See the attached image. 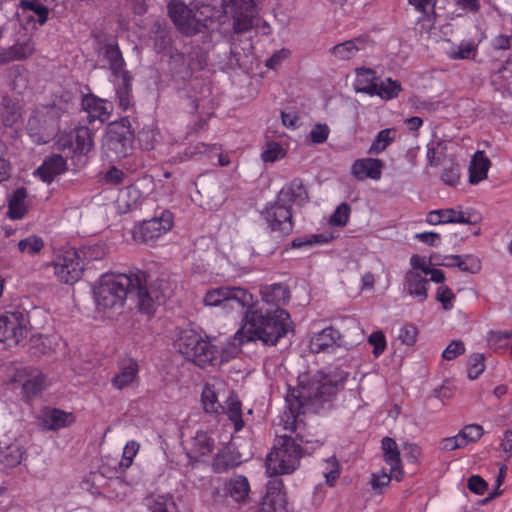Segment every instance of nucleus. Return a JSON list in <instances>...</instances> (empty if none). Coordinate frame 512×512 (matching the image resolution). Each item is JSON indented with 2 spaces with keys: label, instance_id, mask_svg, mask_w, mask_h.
Here are the masks:
<instances>
[{
  "label": "nucleus",
  "instance_id": "1",
  "mask_svg": "<svg viewBox=\"0 0 512 512\" xmlns=\"http://www.w3.org/2000/svg\"><path fill=\"white\" fill-rule=\"evenodd\" d=\"M163 284V281L152 283L151 276L142 270H136L130 274L103 275L94 288V297L98 309L106 312L121 309L127 296L135 294L138 298L139 310L152 315L165 297L160 291Z\"/></svg>",
  "mask_w": 512,
  "mask_h": 512
},
{
  "label": "nucleus",
  "instance_id": "2",
  "mask_svg": "<svg viewBox=\"0 0 512 512\" xmlns=\"http://www.w3.org/2000/svg\"><path fill=\"white\" fill-rule=\"evenodd\" d=\"M348 378V373L337 369L322 380H313L308 385H301L290 391L286 397V410L280 423L285 430L295 432L303 442H312L306 435V423L302 415L306 408L314 402H324L337 393Z\"/></svg>",
  "mask_w": 512,
  "mask_h": 512
},
{
  "label": "nucleus",
  "instance_id": "3",
  "mask_svg": "<svg viewBox=\"0 0 512 512\" xmlns=\"http://www.w3.org/2000/svg\"><path fill=\"white\" fill-rule=\"evenodd\" d=\"M255 300L251 306H245L244 325L234 335L232 345L240 347L245 342L261 341L265 345H276L291 329L289 313L281 308L274 311H263L255 307Z\"/></svg>",
  "mask_w": 512,
  "mask_h": 512
},
{
  "label": "nucleus",
  "instance_id": "4",
  "mask_svg": "<svg viewBox=\"0 0 512 512\" xmlns=\"http://www.w3.org/2000/svg\"><path fill=\"white\" fill-rule=\"evenodd\" d=\"M297 440L301 442L297 435L295 437L291 435L277 437L273 449L266 457L265 466L269 476L291 474L298 468L303 451L300 444L296 442ZM302 443L304 442L302 441Z\"/></svg>",
  "mask_w": 512,
  "mask_h": 512
},
{
  "label": "nucleus",
  "instance_id": "5",
  "mask_svg": "<svg viewBox=\"0 0 512 512\" xmlns=\"http://www.w3.org/2000/svg\"><path fill=\"white\" fill-rule=\"evenodd\" d=\"M175 348L200 367L211 364L216 357L215 347L193 330L183 331L175 342Z\"/></svg>",
  "mask_w": 512,
  "mask_h": 512
},
{
  "label": "nucleus",
  "instance_id": "6",
  "mask_svg": "<svg viewBox=\"0 0 512 512\" xmlns=\"http://www.w3.org/2000/svg\"><path fill=\"white\" fill-rule=\"evenodd\" d=\"M203 301L206 306L233 308L237 304L244 308L253 304V295L241 287L222 286L209 290Z\"/></svg>",
  "mask_w": 512,
  "mask_h": 512
},
{
  "label": "nucleus",
  "instance_id": "7",
  "mask_svg": "<svg viewBox=\"0 0 512 512\" xmlns=\"http://www.w3.org/2000/svg\"><path fill=\"white\" fill-rule=\"evenodd\" d=\"M221 7L226 15L232 17L235 33H245L252 29L257 15L254 0H221Z\"/></svg>",
  "mask_w": 512,
  "mask_h": 512
},
{
  "label": "nucleus",
  "instance_id": "8",
  "mask_svg": "<svg viewBox=\"0 0 512 512\" xmlns=\"http://www.w3.org/2000/svg\"><path fill=\"white\" fill-rule=\"evenodd\" d=\"M54 275L64 284L72 285L83 275L85 263L76 250H67L57 255L53 261Z\"/></svg>",
  "mask_w": 512,
  "mask_h": 512
},
{
  "label": "nucleus",
  "instance_id": "9",
  "mask_svg": "<svg viewBox=\"0 0 512 512\" xmlns=\"http://www.w3.org/2000/svg\"><path fill=\"white\" fill-rule=\"evenodd\" d=\"M173 224V214L164 210L159 216L136 225L133 229V239L137 242L149 243L170 231Z\"/></svg>",
  "mask_w": 512,
  "mask_h": 512
},
{
  "label": "nucleus",
  "instance_id": "10",
  "mask_svg": "<svg viewBox=\"0 0 512 512\" xmlns=\"http://www.w3.org/2000/svg\"><path fill=\"white\" fill-rule=\"evenodd\" d=\"M28 335L27 320L21 312H9L0 317V342L8 347L18 345Z\"/></svg>",
  "mask_w": 512,
  "mask_h": 512
},
{
  "label": "nucleus",
  "instance_id": "11",
  "mask_svg": "<svg viewBox=\"0 0 512 512\" xmlns=\"http://www.w3.org/2000/svg\"><path fill=\"white\" fill-rule=\"evenodd\" d=\"M132 143L133 132L124 124L114 123L110 125L103 145L106 151L110 153L109 156L124 158L129 154Z\"/></svg>",
  "mask_w": 512,
  "mask_h": 512
},
{
  "label": "nucleus",
  "instance_id": "12",
  "mask_svg": "<svg viewBox=\"0 0 512 512\" xmlns=\"http://www.w3.org/2000/svg\"><path fill=\"white\" fill-rule=\"evenodd\" d=\"M96 54L103 68H108L114 77L127 73L125 60L114 38H105L98 42Z\"/></svg>",
  "mask_w": 512,
  "mask_h": 512
},
{
  "label": "nucleus",
  "instance_id": "13",
  "mask_svg": "<svg viewBox=\"0 0 512 512\" xmlns=\"http://www.w3.org/2000/svg\"><path fill=\"white\" fill-rule=\"evenodd\" d=\"M264 217L269 227L274 232H279L281 235H288L293 230L291 206L278 199L273 205L266 209Z\"/></svg>",
  "mask_w": 512,
  "mask_h": 512
},
{
  "label": "nucleus",
  "instance_id": "14",
  "mask_svg": "<svg viewBox=\"0 0 512 512\" xmlns=\"http://www.w3.org/2000/svg\"><path fill=\"white\" fill-rule=\"evenodd\" d=\"M281 479H272L267 484V490L260 503V512H286V493Z\"/></svg>",
  "mask_w": 512,
  "mask_h": 512
},
{
  "label": "nucleus",
  "instance_id": "15",
  "mask_svg": "<svg viewBox=\"0 0 512 512\" xmlns=\"http://www.w3.org/2000/svg\"><path fill=\"white\" fill-rule=\"evenodd\" d=\"M57 145L61 149L69 148L74 153L86 154L93 148L92 133L87 127L75 128L71 133L60 136Z\"/></svg>",
  "mask_w": 512,
  "mask_h": 512
},
{
  "label": "nucleus",
  "instance_id": "16",
  "mask_svg": "<svg viewBox=\"0 0 512 512\" xmlns=\"http://www.w3.org/2000/svg\"><path fill=\"white\" fill-rule=\"evenodd\" d=\"M36 50V43L31 36L19 38L13 45L0 51V65L29 59L36 53Z\"/></svg>",
  "mask_w": 512,
  "mask_h": 512
},
{
  "label": "nucleus",
  "instance_id": "17",
  "mask_svg": "<svg viewBox=\"0 0 512 512\" xmlns=\"http://www.w3.org/2000/svg\"><path fill=\"white\" fill-rule=\"evenodd\" d=\"M168 12L172 21L182 33L193 35V6L189 7L180 0H172L168 4Z\"/></svg>",
  "mask_w": 512,
  "mask_h": 512
},
{
  "label": "nucleus",
  "instance_id": "18",
  "mask_svg": "<svg viewBox=\"0 0 512 512\" xmlns=\"http://www.w3.org/2000/svg\"><path fill=\"white\" fill-rule=\"evenodd\" d=\"M228 389L222 380H214L207 383L202 391V404L207 413H218L222 408L220 403L224 399Z\"/></svg>",
  "mask_w": 512,
  "mask_h": 512
},
{
  "label": "nucleus",
  "instance_id": "19",
  "mask_svg": "<svg viewBox=\"0 0 512 512\" xmlns=\"http://www.w3.org/2000/svg\"><path fill=\"white\" fill-rule=\"evenodd\" d=\"M83 109L88 113L89 122L99 120L104 123L110 119L113 104L94 95L85 96L82 100Z\"/></svg>",
  "mask_w": 512,
  "mask_h": 512
},
{
  "label": "nucleus",
  "instance_id": "20",
  "mask_svg": "<svg viewBox=\"0 0 512 512\" xmlns=\"http://www.w3.org/2000/svg\"><path fill=\"white\" fill-rule=\"evenodd\" d=\"M383 162L376 158H362L356 160L351 166V174L359 181L367 178L378 180L381 178Z\"/></svg>",
  "mask_w": 512,
  "mask_h": 512
},
{
  "label": "nucleus",
  "instance_id": "21",
  "mask_svg": "<svg viewBox=\"0 0 512 512\" xmlns=\"http://www.w3.org/2000/svg\"><path fill=\"white\" fill-rule=\"evenodd\" d=\"M14 381L21 383L23 393L31 397L43 389L45 377L38 370L24 368L17 371Z\"/></svg>",
  "mask_w": 512,
  "mask_h": 512
},
{
  "label": "nucleus",
  "instance_id": "22",
  "mask_svg": "<svg viewBox=\"0 0 512 512\" xmlns=\"http://www.w3.org/2000/svg\"><path fill=\"white\" fill-rule=\"evenodd\" d=\"M381 448L385 462L390 466L392 476L396 481H401L404 476L402 461L397 443L390 437L382 439Z\"/></svg>",
  "mask_w": 512,
  "mask_h": 512
},
{
  "label": "nucleus",
  "instance_id": "23",
  "mask_svg": "<svg viewBox=\"0 0 512 512\" xmlns=\"http://www.w3.org/2000/svg\"><path fill=\"white\" fill-rule=\"evenodd\" d=\"M260 295L263 302L278 308L286 305L290 299L289 288L282 283L261 285Z\"/></svg>",
  "mask_w": 512,
  "mask_h": 512
},
{
  "label": "nucleus",
  "instance_id": "24",
  "mask_svg": "<svg viewBox=\"0 0 512 512\" xmlns=\"http://www.w3.org/2000/svg\"><path fill=\"white\" fill-rule=\"evenodd\" d=\"M139 367L138 364L132 360L122 363L118 372L111 379L113 387L117 390L132 387L138 380Z\"/></svg>",
  "mask_w": 512,
  "mask_h": 512
},
{
  "label": "nucleus",
  "instance_id": "25",
  "mask_svg": "<svg viewBox=\"0 0 512 512\" xmlns=\"http://www.w3.org/2000/svg\"><path fill=\"white\" fill-rule=\"evenodd\" d=\"M193 8V34L200 32L202 28L208 27L209 23L220 14L216 7L204 2H196Z\"/></svg>",
  "mask_w": 512,
  "mask_h": 512
},
{
  "label": "nucleus",
  "instance_id": "26",
  "mask_svg": "<svg viewBox=\"0 0 512 512\" xmlns=\"http://www.w3.org/2000/svg\"><path fill=\"white\" fill-rule=\"evenodd\" d=\"M25 455L24 448L17 442H0V465L5 468L18 466Z\"/></svg>",
  "mask_w": 512,
  "mask_h": 512
},
{
  "label": "nucleus",
  "instance_id": "27",
  "mask_svg": "<svg viewBox=\"0 0 512 512\" xmlns=\"http://www.w3.org/2000/svg\"><path fill=\"white\" fill-rule=\"evenodd\" d=\"M199 190L202 199L200 205L205 209L215 210L218 209L224 202L225 196L222 187L218 182L212 181L206 185L201 186Z\"/></svg>",
  "mask_w": 512,
  "mask_h": 512
},
{
  "label": "nucleus",
  "instance_id": "28",
  "mask_svg": "<svg viewBox=\"0 0 512 512\" xmlns=\"http://www.w3.org/2000/svg\"><path fill=\"white\" fill-rule=\"evenodd\" d=\"M341 335L338 330L333 327H327L321 332L312 336L310 340V350L313 353L323 352L335 345H338Z\"/></svg>",
  "mask_w": 512,
  "mask_h": 512
},
{
  "label": "nucleus",
  "instance_id": "29",
  "mask_svg": "<svg viewBox=\"0 0 512 512\" xmlns=\"http://www.w3.org/2000/svg\"><path fill=\"white\" fill-rule=\"evenodd\" d=\"M214 449V441L204 431H198L192 438L191 448L187 452L190 461H198L199 458L207 456L212 453Z\"/></svg>",
  "mask_w": 512,
  "mask_h": 512
},
{
  "label": "nucleus",
  "instance_id": "30",
  "mask_svg": "<svg viewBox=\"0 0 512 512\" xmlns=\"http://www.w3.org/2000/svg\"><path fill=\"white\" fill-rule=\"evenodd\" d=\"M66 160L62 155L53 154L47 157L37 169V174L43 181L50 183L53 179L66 170Z\"/></svg>",
  "mask_w": 512,
  "mask_h": 512
},
{
  "label": "nucleus",
  "instance_id": "31",
  "mask_svg": "<svg viewBox=\"0 0 512 512\" xmlns=\"http://www.w3.org/2000/svg\"><path fill=\"white\" fill-rule=\"evenodd\" d=\"M277 199L287 205H290L291 203L303 205L308 199V193L302 181L295 179L280 190Z\"/></svg>",
  "mask_w": 512,
  "mask_h": 512
},
{
  "label": "nucleus",
  "instance_id": "32",
  "mask_svg": "<svg viewBox=\"0 0 512 512\" xmlns=\"http://www.w3.org/2000/svg\"><path fill=\"white\" fill-rule=\"evenodd\" d=\"M74 421L71 413L60 409H48L42 416V426L47 430H59L70 426Z\"/></svg>",
  "mask_w": 512,
  "mask_h": 512
},
{
  "label": "nucleus",
  "instance_id": "33",
  "mask_svg": "<svg viewBox=\"0 0 512 512\" xmlns=\"http://www.w3.org/2000/svg\"><path fill=\"white\" fill-rule=\"evenodd\" d=\"M366 45L367 40L359 37L333 46L330 52L339 60H349L353 58L357 52L364 50Z\"/></svg>",
  "mask_w": 512,
  "mask_h": 512
},
{
  "label": "nucleus",
  "instance_id": "34",
  "mask_svg": "<svg viewBox=\"0 0 512 512\" xmlns=\"http://www.w3.org/2000/svg\"><path fill=\"white\" fill-rule=\"evenodd\" d=\"M230 497L238 503H247L249 500L250 484L243 475H236L229 479L226 484Z\"/></svg>",
  "mask_w": 512,
  "mask_h": 512
},
{
  "label": "nucleus",
  "instance_id": "35",
  "mask_svg": "<svg viewBox=\"0 0 512 512\" xmlns=\"http://www.w3.org/2000/svg\"><path fill=\"white\" fill-rule=\"evenodd\" d=\"M225 406L222 410L227 414L228 418L233 422L235 430L240 431L244 426L242 419V405L233 391L228 390L225 396Z\"/></svg>",
  "mask_w": 512,
  "mask_h": 512
},
{
  "label": "nucleus",
  "instance_id": "36",
  "mask_svg": "<svg viewBox=\"0 0 512 512\" xmlns=\"http://www.w3.org/2000/svg\"><path fill=\"white\" fill-rule=\"evenodd\" d=\"M116 78L121 80V82L116 87L118 106L121 110L127 111L134 106L131 84L132 78L129 72L119 75Z\"/></svg>",
  "mask_w": 512,
  "mask_h": 512
},
{
  "label": "nucleus",
  "instance_id": "37",
  "mask_svg": "<svg viewBox=\"0 0 512 512\" xmlns=\"http://www.w3.org/2000/svg\"><path fill=\"white\" fill-rule=\"evenodd\" d=\"M490 167V160L485 156L483 151H477L469 166V182L477 184L487 178Z\"/></svg>",
  "mask_w": 512,
  "mask_h": 512
},
{
  "label": "nucleus",
  "instance_id": "38",
  "mask_svg": "<svg viewBox=\"0 0 512 512\" xmlns=\"http://www.w3.org/2000/svg\"><path fill=\"white\" fill-rule=\"evenodd\" d=\"M405 279L408 293L411 296L417 297L420 302H423L428 296L426 287L428 280L419 272L412 270L406 273Z\"/></svg>",
  "mask_w": 512,
  "mask_h": 512
},
{
  "label": "nucleus",
  "instance_id": "39",
  "mask_svg": "<svg viewBox=\"0 0 512 512\" xmlns=\"http://www.w3.org/2000/svg\"><path fill=\"white\" fill-rule=\"evenodd\" d=\"M377 81L378 79L375 76V72L373 70L367 68L356 69V79L354 83L356 92L374 95Z\"/></svg>",
  "mask_w": 512,
  "mask_h": 512
},
{
  "label": "nucleus",
  "instance_id": "40",
  "mask_svg": "<svg viewBox=\"0 0 512 512\" xmlns=\"http://www.w3.org/2000/svg\"><path fill=\"white\" fill-rule=\"evenodd\" d=\"M27 191L25 188H18L9 197L8 216L12 219H21L28 211L26 203Z\"/></svg>",
  "mask_w": 512,
  "mask_h": 512
},
{
  "label": "nucleus",
  "instance_id": "41",
  "mask_svg": "<svg viewBox=\"0 0 512 512\" xmlns=\"http://www.w3.org/2000/svg\"><path fill=\"white\" fill-rule=\"evenodd\" d=\"M447 142L437 136H434L427 144V160L432 167L439 166L446 156Z\"/></svg>",
  "mask_w": 512,
  "mask_h": 512
},
{
  "label": "nucleus",
  "instance_id": "42",
  "mask_svg": "<svg viewBox=\"0 0 512 512\" xmlns=\"http://www.w3.org/2000/svg\"><path fill=\"white\" fill-rule=\"evenodd\" d=\"M0 116L3 124L7 127H11L14 124H16L21 118L20 107L12 99L4 97L2 99Z\"/></svg>",
  "mask_w": 512,
  "mask_h": 512
},
{
  "label": "nucleus",
  "instance_id": "43",
  "mask_svg": "<svg viewBox=\"0 0 512 512\" xmlns=\"http://www.w3.org/2000/svg\"><path fill=\"white\" fill-rule=\"evenodd\" d=\"M146 505L151 512H178L171 496L151 495L146 498Z\"/></svg>",
  "mask_w": 512,
  "mask_h": 512
},
{
  "label": "nucleus",
  "instance_id": "44",
  "mask_svg": "<svg viewBox=\"0 0 512 512\" xmlns=\"http://www.w3.org/2000/svg\"><path fill=\"white\" fill-rule=\"evenodd\" d=\"M446 259L457 261V267L463 272L476 274L481 270V260L474 255H450Z\"/></svg>",
  "mask_w": 512,
  "mask_h": 512
},
{
  "label": "nucleus",
  "instance_id": "45",
  "mask_svg": "<svg viewBox=\"0 0 512 512\" xmlns=\"http://www.w3.org/2000/svg\"><path fill=\"white\" fill-rule=\"evenodd\" d=\"M396 138V130L387 128L381 130L372 145L370 146L369 154H379L383 152Z\"/></svg>",
  "mask_w": 512,
  "mask_h": 512
},
{
  "label": "nucleus",
  "instance_id": "46",
  "mask_svg": "<svg viewBox=\"0 0 512 512\" xmlns=\"http://www.w3.org/2000/svg\"><path fill=\"white\" fill-rule=\"evenodd\" d=\"M442 222L443 223H467V224H476L478 222V217L474 216L473 219L471 215H467L463 211H458L453 208L448 209H440Z\"/></svg>",
  "mask_w": 512,
  "mask_h": 512
},
{
  "label": "nucleus",
  "instance_id": "47",
  "mask_svg": "<svg viewBox=\"0 0 512 512\" xmlns=\"http://www.w3.org/2000/svg\"><path fill=\"white\" fill-rule=\"evenodd\" d=\"M401 91V84L398 81H393L390 78L377 81L376 91L374 95H378L383 99H392L397 97Z\"/></svg>",
  "mask_w": 512,
  "mask_h": 512
},
{
  "label": "nucleus",
  "instance_id": "48",
  "mask_svg": "<svg viewBox=\"0 0 512 512\" xmlns=\"http://www.w3.org/2000/svg\"><path fill=\"white\" fill-rule=\"evenodd\" d=\"M408 2L422 14L421 21L427 20L431 24L434 23L436 0H408Z\"/></svg>",
  "mask_w": 512,
  "mask_h": 512
},
{
  "label": "nucleus",
  "instance_id": "49",
  "mask_svg": "<svg viewBox=\"0 0 512 512\" xmlns=\"http://www.w3.org/2000/svg\"><path fill=\"white\" fill-rule=\"evenodd\" d=\"M143 195L136 185H130L120 193V201L124 202L127 209L137 207L142 201Z\"/></svg>",
  "mask_w": 512,
  "mask_h": 512
},
{
  "label": "nucleus",
  "instance_id": "50",
  "mask_svg": "<svg viewBox=\"0 0 512 512\" xmlns=\"http://www.w3.org/2000/svg\"><path fill=\"white\" fill-rule=\"evenodd\" d=\"M20 7L33 11L37 15L40 25H43L48 19L49 10L40 0H21Z\"/></svg>",
  "mask_w": 512,
  "mask_h": 512
},
{
  "label": "nucleus",
  "instance_id": "51",
  "mask_svg": "<svg viewBox=\"0 0 512 512\" xmlns=\"http://www.w3.org/2000/svg\"><path fill=\"white\" fill-rule=\"evenodd\" d=\"M44 248V241L41 237L31 235L18 242V249L22 253L29 255L38 254Z\"/></svg>",
  "mask_w": 512,
  "mask_h": 512
},
{
  "label": "nucleus",
  "instance_id": "52",
  "mask_svg": "<svg viewBox=\"0 0 512 512\" xmlns=\"http://www.w3.org/2000/svg\"><path fill=\"white\" fill-rule=\"evenodd\" d=\"M286 155L285 149L277 142H268L261 154L264 162L273 163L279 159L284 158Z\"/></svg>",
  "mask_w": 512,
  "mask_h": 512
},
{
  "label": "nucleus",
  "instance_id": "53",
  "mask_svg": "<svg viewBox=\"0 0 512 512\" xmlns=\"http://www.w3.org/2000/svg\"><path fill=\"white\" fill-rule=\"evenodd\" d=\"M330 134V128L327 124H315L309 134L307 135V141L311 144H322L324 143Z\"/></svg>",
  "mask_w": 512,
  "mask_h": 512
},
{
  "label": "nucleus",
  "instance_id": "54",
  "mask_svg": "<svg viewBox=\"0 0 512 512\" xmlns=\"http://www.w3.org/2000/svg\"><path fill=\"white\" fill-rule=\"evenodd\" d=\"M461 439L465 442V447L470 443L478 441L483 435V428L477 424L466 425L460 432Z\"/></svg>",
  "mask_w": 512,
  "mask_h": 512
},
{
  "label": "nucleus",
  "instance_id": "55",
  "mask_svg": "<svg viewBox=\"0 0 512 512\" xmlns=\"http://www.w3.org/2000/svg\"><path fill=\"white\" fill-rule=\"evenodd\" d=\"M351 212V207L347 203H341L334 213L330 216L329 223L332 226H344L346 225L349 215Z\"/></svg>",
  "mask_w": 512,
  "mask_h": 512
},
{
  "label": "nucleus",
  "instance_id": "56",
  "mask_svg": "<svg viewBox=\"0 0 512 512\" xmlns=\"http://www.w3.org/2000/svg\"><path fill=\"white\" fill-rule=\"evenodd\" d=\"M485 369L484 356L479 353L472 354L468 362V377L476 379Z\"/></svg>",
  "mask_w": 512,
  "mask_h": 512
},
{
  "label": "nucleus",
  "instance_id": "57",
  "mask_svg": "<svg viewBox=\"0 0 512 512\" xmlns=\"http://www.w3.org/2000/svg\"><path fill=\"white\" fill-rule=\"evenodd\" d=\"M78 252L80 253L84 262L102 260L106 255V251L103 245H93L84 247L82 250Z\"/></svg>",
  "mask_w": 512,
  "mask_h": 512
},
{
  "label": "nucleus",
  "instance_id": "58",
  "mask_svg": "<svg viewBox=\"0 0 512 512\" xmlns=\"http://www.w3.org/2000/svg\"><path fill=\"white\" fill-rule=\"evenodd\" d=\"M454 299L455 295L448 286L441 285L438 287L436 292V300L441 303L444 310L448 311L453 308Z\"/></svg>",
  "mask_w": 512,
  "mask_h": 512
},
{
  "label": "nucleus",
  "instance_id": "59",
  "mask_svg": "<svg viewBox=\"0 0 512 512\" xmlns=\"http://www.w3.org/2000/svg\"><path fill=\"white\" fill-rule=\"evenodd\" d=\"M475 46L470 42L461 43L457 49L448 52V57L453 60L469 59L475 53Z\"/></svg>",
  "mask_w": 512,
  "mask_h": 512
},
{
  "label": "nucleus",
  "instance_id": "60",
  "mask_svg": "<svg viewBox=\"0 0 512 512\" xmlns=\"http://www.w3.org/2000/svg\"><path fill=\"white\" fill-rule=\"evenodd\" d=\"M442 181L450 186H454L460 179V168L456 163H451L449 166L444 167L441 173Z\"/></svg>",
  "mask_w": 512,
  "mask_h": 512
},
{
  "label": "nucleus",
  "instance_id": "61",
  "mask_svg": "<svg viewBox=\"0 0 512 512\" xmlns=\"http://www.w3.org/2000/svg\"><path fill=\"white\" fill-rule=\"evenodd\" d=\"M368 342L373 346V355L376 358L379 357L386 349V338L382 331L373 332L369 336Z\"/></svg>",
  "mask_w": 512,
  "mask_h": 512
},
{
  "label": "nucleus",
  "instance_id": "62",
  "mask_svg": "<svg viewBox=\"0 0 512 512\" xmlns=\"http://www.w3.org/2000/svg\"><path fill=\"white\" fill-rule=\"evenodd\" d=\"M465 352V345L461 340L452 341L442 353L445 360H453Z\"/></svg>",
  "mask_w": 512,
  "mask_h": 512
},
{
  "label": "nucleus",
  "instance_id": "63",
  "mask_svg": "<svg viewBox=\"0 0 512 512\" xmlns=\"http://www.w3.org/2000/svg\"><path fill=\"white\" fill-rule=\"evenodd\" d=\"M391 479H394L391 472L381 471L380 473H374L371 478V486L373 490L381 492L383 488L389 485Z\"/></svg>",
  "mask_w": 512,
  "mask_h": 512
},
{
  "label": "nucleus",
  "instance_id": "64",
  "mask_svg": "<svg viewBox=\"0 0 512 512\" xmlns=\"http://www.w3.org/2000/svg\"><path fill=\"white\" fill-rule=\"evenodd\" d=\"M467 486L471 492L477 495H483L488 489L487 482L479 475H472L469 477Z\"/></svg>",
  "mask_w": 512,
  "mask_h": 512
}]
</instances>
